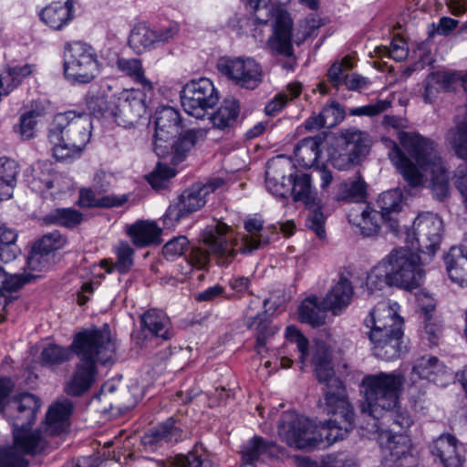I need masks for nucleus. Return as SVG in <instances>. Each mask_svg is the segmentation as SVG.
<instances>
[{
  "mask_svg": "<svg viewBox=\"0 0 467 467\" xmlns=\"http://www.w3.org/2000/svg\"><path fill=\"white\" fill-rule=\"evenodd\" d=\"M118 339L111 334L109 327L87 328L74 337L70 348L78 358L65 391L73 397L87 392L95 382L98 364L111 366L117 360Z\"/></svg>",
  "mask_w": 467,
  "mask_h": 467,
  "instance_id": "obj_1",
  "label": "nucleus"
},
{
  "mask_svg": "<svg viewBox=\"0 0 467 467\" xmlns=\"http://www.w3.org/2000/svg\"><path fill=\"white\" fill-rule=\"evenodd\" d=\"M325 405V410L330 418L320 426H314L312 421L294 411H285L278 423L280 439L290 447L305 449L321 445H330L343 440L355 426L354 410L347 413L335 408L330 410Z\"/></svg>",
  "mask_w": 467,
  "mask_h": 467,
  "instance_id": "obj_2",
  "label": "nucleus"
},
{
  "mask_svg": "<svg viewBox=\"0 0 467 467\" xmlns=\"http://www.w3.org/2000/svg\"><path fill=\"white\" fill-rule=\"evenodd\" d=\"M90 114L75 110L55 116L48 130L53 156L57 161H67L78 157L91 137Z\"/></svg>",
  "mask_w": 467,
  "mask_h": 467,
  "instance_id": "obj_3",
  "label": "nucleus"
},
{
  "mask_svg": "<svg viewBox=\"0 0 467 467\" xmlns=\"http://www.w3.org/2000/svg\"><path fill=\"white\" fill-rule=\"evenodd\" d=\"M399 140L417 164L430 171L433 196L439 201L446 200L450 194V172L434 141L418 133L406 131L399 132Z\"/></svg>",
  "mask_w": 467,
  "mask_h": 467,
  "instance_id": "obj_4",
  "label": "nucleus"
},
{
  "mask_svg": "<svg viewBox=\"0 0 467 467\" xmlns=\"http://www.w3.org/2000/svg\"><path fill=\"white\" fill-rule=\"evenodd\" d=\"M404 381V376L397 371L365 376L361 382L364 393L361 412L378 420L386 411L396 409Z\"/></svg>",
  "mask_w": 467,
  "mask_h": 467,
  "instance_id": "obj_5",
  "label": "nucleus"
},
{
  "mask_svg": "<svg viewBox=\"0 0 467 467\" xmlns=\"http://www.w3.org/2000/svg\"><path fill=\"white\" fill-rule=\"evenodd\" d=\"M374 432L379 433L381 440H386V447L389 451V462L403 466V462H414L411 454V443L407 435L402 433L413 423L408 411L400 410V404L396 409L386 411L383 417L374 420Z\"/></svg>",
  "mask_w": 467,
  "mask_h": 467,
  "instance_id": "obj_6",
  "label": "nucleus"
},
{
  "mask_svg": "<svg viewBox=\"0 0 467 467\" xmlns=\"http://www.w3.org/2000/svg\"><path fill=\"white\" fill-rule=\"evenodd\" d=\"M248 6L254 12L256 24L266 25L269 21L273 22V35L267 40L269 48L276 54L292 57L293 22L288 12L270 5V0H248Z\"/></svg>",
  "mask_w": 467,
  "mask_h": 467,
  "instance_id": "obj_7",
  "label": "nucleus"
},
{
  "mask_svg": "<svg viewBox=\"0 0 467 467\" xmlns=\"http://www.w3.org/2000/svg\"><path fill=\"white\" fill-rule=\"evenodd\" d=\"M248 6L254 12L256 24L266 25L269 21L273 22V35L267 40L269 48L276 54L292 57L293 22L288 12L270 5V0H248Z\"/></svg>",
  "mask_w": 467,
  "mask_h": 467,
  "instance_id": "obj_8",
  "label": "nucleus"
},
{
  "mask_svg": "<svg viewBox=\"0 0 467 467\" xmlns=\"http://www.w3.org/2000/svg\"><path fill=\"white\" fill-rule=\"evenodd\" d=\"M332 353L329 347L323 341L315 342L313 349L312 363L315 367L316 377L320 383L324 384L323 393L325 405L330 410L338 408L347 413L354 410L347 396L346 388L343 382L335 376L332 366Z\"/></svg>",
  "mask_w": 467,
  "mask_h": 467,
  "instance_id": "obj_9",
  "label": "nucleus"
},
{
  "mask_svg": "<svg viewBox=\"0 0 467 467\" xmlns=\"http://www.w3.org/2000/svg\"><path fill=\"white\" fill-rule=\"evenodd\" d=\"M202 237L209 252L201 247H192L187 257L188 263L192 266L204 268L209 263L210 254L217 256L219 264L228 265L237 254L235 246L238 243L228 234V226L225 223H216L208 226Z\"/></svg>",
  "mask_w": 467,
  "mask_h": 467,
  "instance_id": "obj_10",
  "label": "nucleus"
},
{
  "mask_svg": "<svg viewBox=\"0 0 467 467\" xmlns=\"http://www.w3.org/2000/svg\"><path fill=\"white\" fill-rule=\"evenodd\" d=\"M100 67L94 49L83 43L67 44L64 53V75L72 84H88L99 74Z\"/></svg>",
  "mask_w": 467,
  "mask_h": 467,
  "instance_id": "obj_11",
  "label": "nucleus"
},
{
  "mask_svg": "<svg viewBox=\"0 0 467 467\" xmlns=\"http://www.w3.org/2000/svg\"><path fill=\"white\" fill-rule=\"evenodd\" d=\"M394 285L408 290L418 287L423 277L419 252L410 247H400L382 261Z\"/></svg>",
  "mask_w": 467,
  "mask_h": 467,
  "instance_id": "obj_12",
  "label": "nucleus"
},
{
  "mask_svg": "<svg viewBox=\"0 0 467 467\" xmlns=\"http://www.w3.org/2000/svg\"><path fill=\"white\" fill-rule=\"evenodd\" d=\"M368 135L358 130H346L341 133L339 142L331 151L332 165L341 171L349 170L359 164L369 151Z\"/></svg>",
  "mask_w": 467,
  "mask_h": 467,
  "instance_id": "obj_13",
  "label": "nucleus"
},
{
  "mask_svg": "<svg viewBox=\"0 0 467 467\" xmlns=\"http://www.w3.org/2000/svg\"><path fill=\"white\" fill-rule=\"evenodd\" d=\"M443 223L432 213H420L407 233L406 242L417 252L433 255L439 249Z\"/></svg>",
  "mask_w": 467,
  "mask_h": 467,
  "instance_id": "obj_14",
  "label": "nucleus"
},
{
  "mask_svg": "<svg viewBox=\"0 0 467 467\" xmlns=\"http://www.w3.org/2000/svg\"><path fill=\"white\" fill-rule=\"evenodd\" d=\"M181 102L184 111L196 119L204 117L206 110L218 102L213 82L202 78L187 83L181 92Z\"/></svg>",
  "mask_w": 467,
  "mask_h": 467,
  "instance_id": "obj_15",
  "label": "nucleus"
},
{
  "mask_svg": "<svg viewBox=\"0 0 467 467\" xmlns=\"http://www.w3.org/2000/svg\"><path fill=\"white\" fill-rule=\"evenodd\" d=\"M223 180H216L206 185H196L185 190L178 196L168 207L164 215V223L169 224L179 222L182 218L202 208L206 202L207 196L222 186Z\"/></svg>",
  "mask_w": 467,
  "mask_h": 467,
  "instance_id": "obj_16",
  "label": "nucleus"
},
{
  "mask_svg": "<svg viewBox=\"0 0 467 467\" xmlns=\"http://www.w3.org/2000/svg\"><path fill=\"white\" fill-rule=\"evenodd\" d=\"M220 73L245 89L256 88L263 80L261 66L252 57H222L217 63Z\"/></svg>",
  "mask_w": 467,
  "mask_h": 467,
  "instance_id": "obj_17",
  "label": "nucleus"
},
{
  "mask_svg": "<svg viewBox=\"0 0 467 467\" xmlns=\"http://www.w3.org/2000/svg\"><path fill=\"white\" fill-rule=\"evenodd\" d=\"M178 32L179 26L175 23L155 27L140 23L131 29L128 43L136 54H143L169 43Z\"/></svg>",
  "mask_w": 467,
  "mask_h": 467,
  "instance_id": "obj_18",
  "label": "nucleus"
},
{
  "mask_svg": "<svg viewBox=\"0 0 467 467\" xmlns=\"http://www.w3.org/2000/svg\"><path fill=\"white\" fill-rule=\"evenodd\" d=\"M14 444L6 448H0V459L5 462V467H11L14 459H20L28 466L25 454L35 455L42 451L47 446V441L38 430L29 431L26 427L14 428Z\"/></svg>",
  "mask_w": 467,
  "mask_h": 467,
  "instance_id": "obj_19",
  "label": "nucleus"
},
{
  "mask_svg": "<svg viewBox=\"0 0 467 467\" xmlns=\"http://www.w3.org/2000/svg\"><path fill=\"white\" fill-rule=\"evenodd\" d=\"M181 130L180 113L171 107H162L155 112L153 150L159 157H165L172 149V139Z\"/></svg>",
  "mask_w": 467,
  "mask_h": 467,
  "instance_id": "obj_20",
  "label": "nucleus"
},
{
  "mask_svg": "<svg viewBox=\"0 0 467 467\" xmlns=\"http://www.w3.org/2000/svg\"><path fill=\"white\" fill-rule=\"evenodd\" d=\"M295 166L285 156H276L267 161L265 171V187L273 195L286 198L290 192L292 171Z\"/></svg>",
  "mask_w": 467,
  "mask_h": 467,
  "instance_id": "obj_21",
  "label": "nucleus"
},
{
  "mask_svg": "<svg viewBox=\"0 0 467 467\" xmlns=\"http://www.w3.org/2000/svg\"><path fill=\"white\" fill-rule=\"evenodd\" d=\"M39 407V400L25 392L11 399L4 407V412L14 428L27 427L34 423Z\"/></svg>",
  "mask_w": 467,
  "mask_h": 467,
  "instance_id": "obj_22",
  "label": "nucleus"
},
{
  "mask_svg": "<svg viewBox=\"0 0 467 467\" xmlns=\"http://www.w3.org/2000/svg\"><path fill=\"white\" fill-rule=\"evenodd\" d=\"M114 121L124 127L134 126L146 113V106L139 91H125L117 98Z\"/></svg>",
  "mask_w": 467,
  "mask_h": 467,
  "instance_id": "obj_23",
  "label": "nucleus"
},
{
  "mask_svg": "<svg viewBox=\"0 0 467 467\" xmlns=\"http://www.w3.org/2000/svg\"><path fill=\"white\" fill-rule=\"evenodd\" d=\"M66 243V238L57 231L45 234L33 246L26 261V268L32 272L43 271L47 267L49 254L63 248Z\"/></svg>",
  "mask_w": 467,
  "mask_h": 467,
  "instance_id": "obj_24",
  "label": "nucleus"
},
{
  "mask_svg": "<svg viewBox=\"0 0 467 467\" xmlns=\"http://www.w3.org/2000/svg\"><path fill=\"white\" fill-rule=\"evenodd\" d=\"M399 305L389 301H381L370 311L365 319V325L370 331L385 332L390 329H401L402 318L398 315Z\"/></svg>",
  "mask_w": 467,
  "mask_h": 467,
  "instance_id": "obj_25",
  "label": "nucleus"
},
{
  "mask_svg": "<svg viewBox=\"0 0 467 467\" xmlns=\"http://www.w3.org/2000/svg\"><path fill=\"white\" fill-rule=\"evenodd\" d=\"M418 378L436 385L445 386L451 379V374L438 358L424 355L417 358L413 364L410 379Z\"/></svg>",
  "mask_w": 467,
  "mask_h": 467,
  "instance_id": "obj_26",
  "label": "nucleus"
},
{
  "mask_svg": "<svg viewBox=\"0 0 467 467\" xmlns=\"http://www.w3.org/2000/svg\"><path fill=\"white\" fill-rule=\"evenodd\" d=\"M401 336V329L397 328L385 332L369 331L374 356L387 361L400 357Z\"/></svg>",
  "mask_w": 467,
  "mask_h": 467,
  "instance_id": "obj_27",
  "label": "nucleus"
},
{
  "mask_svg": "<svg viewBox=\"0 0 467 467\" xmlns=\"http://www.w3.org/2000/svg\"><path fill=\"white\" fill-rule=\"evenodd\" d=\"M182 431L172 418L149 430L142 437V445L149 450H156L164 443L178 442Z\"/></svg>",
  "mask_w": 467,
  "mask_h": 467,
  "instance_id": "obj_28",
  "label": "nucleus"
},
{
  "mask_svg": "<svg viewBox=\"0 0 467 467\" xmlns=\"http://www.w3.org/2000/svg\"><path fill=\"white\" fill-rule=\"evenodd\" d=\"M403 195L399 189L382 192L377 200L379 208L380 219L390 232H399V223L396 215L401 211Z\"/></svg>",
  "mask_w": 467,
  "mask_h": 467,
  "instance_id": "obj_29",
  "label": "nucleus"
},
{
  "mask_svg": "<svg viewBox=\"0 0 467 467\" xmlns=\"http://www.w3.org/2000/svg\"><path fill=\"white\" fill-rule=\"evenodd\" d=\"M72 410L73 403L67 399L50 406L46 417L45 432L52 436L65 433L69 427V417Z\"/></svg>",
  "mask_w": 467,
  "mask_h": 467,
  "instance_id": "obj_30",
  "label": "nucleus"
},
{
  "mask_svg": "<svg viewBox=\"0 0 467 467\" xmlns=\"http://www.w3.org/2000/svg\"><path fill=\"white\" fill-rule=\"evenodd\" d=\"M431 452L439 459L443 467H461L462 458L459 453V442L451 435H441L433 441Z\"/></svg>",
  "mask_w": 467,
  "mask_h": 467,
  "instance_id": "obj_31",
  "label": "nucleus"
},
{
  "mask_svg": "<svg viewBox=\"0 0 467 467\" xmlns=\"http://www.w3.org/2000/svg\"><path fill=\"white\" fill-rule=\"evenodd\" d=\"M140 325L143 330H148L156 338L169 340L174 337L170 317L161 310L151 308L140 316Z\"/></svg>",
  "mask_w": 467,
  "mask_h": 467,
  "instance_id": "obj_32",
  "label": "nucleus"
},
{
  "mask_svg": "<svg viewBox=\"0 0 467 467\" xmlns=\"http://www.w3.org/2000/svg\"><path fill=\"white\" fill-rule=\"evenodd\" d=\"M247 234L244 235L238 251L244 254H250L270 243V238L264 229L263 222L257 218H250L244 222Z\"/></svg>",
  "mask_w": 467,
  "mask_h": 467,
  "instance_id": "obj_33",
  "label": "nucleus"
},
{
  "mask_svg": "<svg viewBox=\"0 0 467 467\" xmlns=\"http://www.w3.org/2000/svg\"><path fill=\"white\" fill-rule=\"evenodd\" d=\"M392 148L389 150V158L393 165L402 174L408 184L416 188L422 183V174L416 165L404 154L400 147L393 141L389 140Z\"/></svg>",
  "mask_w": 467,
  "mask_h": 467,
  "instance_id": "obj_34",
  "label": "nucleus"
},
{
  "mask_svg": "<svg viewBox=\"0 0 467 467\" xmlns=\"http://www.w3.org/2000/svg\"><path fill=\"white\" fill-rule=\"evenodd\" d=\"M74 1L67 0L64 4L55 2L46 6L40 13L41 20L50 28L60 30L73 19Z\"/></svg>",
  "mask_w": 467,
  "mask_h": 467,
  "instance_id": "obj_35",
  "label": "nucleus"
},
{
  "mask_svg": "<svg viewBox=\"0 0 467 467\" xmlns=\"http://www.w3.org/2000/svg\"><path fill=\"white\" fill-rule=\"evenodd\" d=\"M451 279L461 286L467 285V254L461 246H453L444 257Z\"/></svg>",
  "mask_w": 467,
  "mask_h": 467,
  "instance_id": "obj_36",
  "label": "nucleus"
},
{
  "mask_svg": "<svg viewBox=\"0 0 467 467\" xmlns=\"http://www.w3.org/2000/svg\"><path fill=\"white\" fill-rule=\"evenodd\" d=\"M352 296L353 286L350 281L345 276H341L323 299L324 307L337 314V311L350 303Z\"/></svg>",
  "mask_w": 467,
  "mask_h": 467,
  "instance_id": "obj_37",
  "label": "nucleus"
},
{
  "mask_svg": "<svg viewBox=\"0 0 467 467\" xmlns=\"http://www.w3.org/2000/svg\"><path fill=\"white\" fill-rule=\"evenodd\" d=\"M133 244L139 247H145L161 244V229L153 222L140 221L128 229Z\"/></svg>",
  "mask_w": 467,
  "mask_h": 467,
  "instance_id": "obj_38",
  "label": "nucleus"
},
{
  "mask_svg": "<svg viewBox=\"0 0 467 467\" xmlns=\"http://www.w3.org/2000/svg\"><path fill=\"white\" fill-rule=\"evenodd\" d=\"M276 445L273 441H265L261 437L251 439L242 450V460L254 463L255 461L273 458L276 453Z\"/></svg>",
  "mask_w": 467,
  "mask_h": 467,
  "instance_id": "obj_39",
  "label": "nucleus"
},
{
  "mask_svg": "<svg viewBox=\"0 0 467 467\" xmlns=\"http://www.w3.org/2000/svg\"><path fill=\"white\" fill-rule=\"evenodd\" d=\"M324 140L325 137L322 135L303 139L295 148L298 161L305 167H313L320 156V146Z\"/></svg>",
  "mask_w": 467,
  "mask_h": 467,
  "instance_id": "obj_40",
  "label": "nucleus"
},
{
  "mask_svg": "<svg viewBox=\"0 0 467 467\" xmlns=\"http://www.w3.org/2000/svg\"><path fill=\"white\" fill-rule=\"evenodd\" d=\"M19 166L14 160L0 157V201L12 197L16 185Z\"/></svg>",
  "mask_w": 467,
  "mask_h": 467,
  "instance_id": "obj_41",
  "label": "nucleus"
},
{
  "mask_svg": "<svg viewBox=\"0 0 467 467\" xmlns=\"http://www.w3.org/2000/svg\"><path fill=\"white\" fill-rule=\"evenodd\" d=\"M207 130L202 128H192L182 133L175 141L172 139V149L169 154H172V161L180 162L185 154L199 141L206 137Z\"/></svg>",
  "mask_w": 467,
  "mask_h": 467,
  "instance_id": "obj_42",
  "label": "nucleus"
},
{
  "mask_svg": "<svg viewBox=\"0 0 467 467\" xmlns=\"http://www.w3.org/2000/svg\"><path fill=\"white\" fill-rule=\"evenodd\" d=\"M240 111L239 102L234 99H225L220 108L210 116L215 129L224 130L234 127Z\"/></svg>",
  "mask_w": 467,
  "mask_h": 467,
  "instance_id": "obj_43",
  "label": "nucleus"
},
{
  "mask_svg": "<svg viewBox=\"0 0 467 467\" xmlns=\"http://www.w3.org/2000/svg\"><path fill=\"white\" fill-rule=\"evenodd\" d=\"M326 310L328 309L324 307L323 302H318L317 297H308L299 306V319L312 327H320L325 323Z\"/></svg>",
  "mask_w": 467,
  "mask_h": 467,
  "instance_id": "obj_44",
  "label": "nucleus"
},
{
  "mask_svg": "<svg viewBox=\"0 0 467 467\" xmlns=\"http://www.w3.org/2000/svg\"><path fill=\"white\" fill-rule=\"evenodd\" d=\"M59 175L51 172L50 165L37 162L32 168V180L30 187L37 192H44L55 187L58 182Z\"/></svg>",
  "mask_w": 467,
  "mask_h": 467,
  "instance_id": "obj_45",
  "label": "nucleus"
},
{
  "mask_svg": "<svg viewBox=\"0 0 467 467\" xmlns=\"http://www.w3.org/2000/svg\"><path fill=\"white\" fill-rule=\"evenodd\" d=\"M117 68L130 77L139 83L145 91H151L153 84L144 75L141 60L140 58H119L116 62Z\"/></svg>",
  "mask_w": 467,
  "mask_h": 467,
  "instance_id": "obj_46",
  "label": "nucleus"
},
{
  "mask_svg": "<svg viewBox=\"0 0 467 467\" xmlns=\"http://www.w3.org/2000/svg\"><path fill=\"white\" fill-rule=\"evenodd\" d=\"M117 98L105 94H97L88 97L87 107L89 113L99 119H112L115 116V105Z\"/></svg>",
  "mask_w": 467,
  "mask_h": 467,
  "instance_id": "obj_47",
  "label": "nucleus"
},
{
  "mask_svg": "<svg viewBox=\"0 0 467 467\" xmlns=\"http://www.w3.org/2000/svg\"><path fill=\"white\" fill-rule=\"evenodd\" d=\"M291 183H293L291 193L295 202H303L306 204L314 202L316 192L309 174L301 172L294 175L292 171Z\"/></svg>",
  "mask_w": 467,
  "mask_h": 467,
  "instance_id": "obj_48",
  "label": "nucleus"
},
{
  "mask_svg": "<svg viewBox=\"0 0 467 467\" xmlns=\"http://www.w3.org/2000/svg\"><path fill=\"white\" fill-rule=\"evenodd\" d=\"M366 182L360 176L353 181H346L339 185L336 200L347 202H362L366 197Z\"/></svg>",
  "mask_w": 467,
  "mask_h": 467,
  "instance_id": "obj_49",
  "label": "nucleus"
},
{
  "mask_svg": "<svg viewBox=\"0 0 467 467\" xmlns=\"http://www.w3.org/2000/svg\"><path fill=\"white\" fill-rule=\"evenodd\" d=\"M247 326L250 329L257 331L256 349L261 352V348L265 347L267 337L274 335L276 331L267 318L265 312L259 313L254 317H248Z\"/></svg>",
  "mask_w": 467,
  "mask_h": 467,
  "instance_id": "obj_50",
  "label": "nucleus"
},
{
  "mask_svg": "<svg viewBox=\"0 0 467 467\" xmlns=\"http://www.w3.org/2000/svg\"><path fill=\"white\" fill-rule=\"evenodd\" d=\"M82 219V213L75 209L57 208L47 214L44 221L47 223L73 228L78 225Z\"/></svg>",
  "mask_w": 467,
  "mask_h": 467,
  "instance_id": "obj_51",
  "label": "nucleus"
},
{
  "mask_svg": "<svg viewBox=\"0 0 467 467\" xmlns=\"http://www.w3.org/2000/svg\"><path fill=\"white\" fill-rule=\"evenodd\" d=\"M174 467H215L203 453L202 447L194 446L188 454H178L171 461Z\"/></svg>",
  "mask_w": 467,
  "mask_h": 467,
  "instance_id": "obj_52",
  "label": "nucleus"
},
{
  "mask_svg": "<svg viewBox=\"0 0 467 467\" xmlns=\"http://www.w3.org/2000/svg\"><path fill=\"white\" fill-rule=\"evenodd\" d=\"M16 238L17 234L14 230L0 225V260L4 263L14 260L19 254Z\"/></svg>",
  "mask_w": 467,
  "mask_h": 467,
  "instance_id": "obj_53",
  "label": "nucleus"
},
{
  "mask_svg": "<svg viewBox=\"0 0 467 467\" xmlns=\"http://www.w3.org/2000/svg\"><path fill=\"white\" fill-rule=\"evenodd\" d=\"M301 93V85L299 83H291L287 86L286 90L277 94L271 101H269L265 112L268 116H274L279 112L285 104L298 97Z\"/></svg>",
  "mask_w": 467,
  "mask_h": 467,
  "instance_id": "obj_54",
  "label": "nucleus"
},
{
  "mask_svg": "<svg viewBox=\"0 0 467 467\" xmlns=\"http://www.w3.org/2000/svg\"><path fill=\"white\" fill-rule=\"evenodd\" d=\"M366 285L369 294L381 291L386 285H394L383 262L375 266L368 275Z\"/></svg>",
  "mask_w": 467,
  "mask_h": 467,
  "instance_id": "obj_55",
  "label": "nucleus"
},
{
  "mask_svg": "<svg viewBox=\"0 0 467 467\" xmlns=\"http://www.w3.org/2000/svg\"><path fill=\"white\" fill-rule=\"evenodd\" d=\"M115 253L116 262L108 271L111 272L114 268L120 274L128 273L133 265V248L127 243H120L116 246Z\"/></svg>",
  "mask_w": 467,
  "mask_h": 467,
  "instance_id": "obj_56",
  "label": "nucleus"
},
{
  "mask_svg": "<svg viewBox=\"0 0 467 467\" xmlns=\"http://www.w3.org/2000/svg\"><path fill=\"white\" fill-rule=\"evenodd\" d=\"M40 116L36 110H29L19 118V123L14 126V130L22 140H30L35 137V129L37 118Z\"/></svg>",
  "mask_w": 467,
  "mask_h": 467,
  "instance_id": "obj_57",
  "label": "nucleus"
},
{
  "mask_svg": "<svg viewBox=\"0 0 467 467\" xmlns=\"http://www.w3.org/2000/svg\"><path fill=\"white\" fill-rule=\"evenodd\" d=\"M36 277H38V275L32 273L7 275L5 271L0 267V288H5L8 292L16 291Z\"/></svg>",
  "mask_w": 467,
  "mask_h": 467,
  "instance_id": "obj_58",
  "label": "nucleus"
},
{
  "mask_svg": "<svg viewBox=\"0 0 467 467\" xmlns=\"http://www.w3.org/2000/svg\"><path fill=\"white\" fill-rule=\"evenodd\" d=\"M71 350L56 344H49L43 348L41 358L45 364L48 366H57L70 358Z\"/></svg>",
  "mask_w": 467,
  "mask_h": 467,
  "instance_id": "obj_59",
  "label": "nucleus"
},
{
  "mask_svg": "<svg viewBox=\"0 0 467 467\" xmlns=\"http://www.w3.org/2000/svg\"><path fill=\"white\" fill-rule=\"evenodd\" d=\"M352 67V62L348 57H345L340 61H335L327 71L329 83L337 88L344 85L345 76L349 73Z\"/></svg>",
  "mask_w": 467,
  "mask_h": 467,
  "instance_id": "obj_60",
  "label": "nucleus"
},
{
  "mask_svg": "<svg viewBox=\"0 0 467 467\" xmlns=\"http://www.w3.org/2000/svg\"><path fill=\"white\" fill-rule=\"evenodd\" d=\"M176 171L168 164L158 162L155 169L149 174L147 180L152 188L156 190L167 187L169 181L174 177Z\"/></svg>",
  "mask_w": 467,
  "mask_h": 467,
  "instance_id": "obj_61",
  "label": "nucleus"
},
{
  "mask_svg": "<svg viewBox=\"0 0 467 467\" xmlns=\"http://www.w3.org/2000/svg\"><path fill=\"white\" fill-rule=\"evenodd\" d=\"M299 467H357L355 461L344 454H331L326 456L321 463L317 462L303 460Z\"/></svg>",
  "mask_w": 467,
  "mask_h": 467,
  "instance_id": "obj_62",
  "label": "nucleus"
},
{
  "mask_svg": "<svg viewBox=\"0 0 467 467\" xmlns=\"http://www.w3.org/2000/svg\"><path fill=\"white\" fill-rule=\"evenodd\" d=\"M380 219V213L375 210L366 209L361 213V221L358 225L360 233L364 236H372L379 233Z\"/></svg>",
  "mask_w": 467,
  "mask_h": 467,
  "instance_id": "obj_63",
  "label": "nucleus"
},
{
  "mask_svg": "<svg viewBox=\"0 0 467 467\" xmlns=\"http://www.w3.org/2000/svg\"><path fill=\"white\" fill-rule=\"evenodd\" d=\"M189 247V241L188 239L183 236H178L174 237L173 239L170 240L168 243H166L162 248L163 255L168 260H173L176 257L182 256L184 254L185 251Z\"/></svg>",
  "mask_w": 467,
  "mask_h": 467,
  "instance_id": "obj_64",
  "label": "nucleus"
}]
</instances>
